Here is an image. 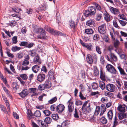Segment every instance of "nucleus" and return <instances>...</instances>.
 <instances>
[{"instance_id":"f257e3e1","label":"nucleus","mask_w":127,"mask_h":127,"mask_svg":"<svg viewBox=\"0 0 127 127\" xmlns=\"http://www.w3.org/2000/svg\"><path fill=\"white\" fill-rule=\"evenodd\" d=\"M96 11L95 7L93 6L90 7L88 10H85L84 13L85 16L86 17L91 16L95 14Z\"/></svg>"},{"instance_id":"f03ea898","label":"nucleus","mask_w":127,"mask_h":127,"mask_svg":"<svg viewBox=\"0 0 127 127\" xmlns=\"http://www.w3.org/2000/svg\"><path fill=\"white\" fill-rule=\"evenodd\" d=\"M51 118L47 117H46L44 120V122L41 120H39L38 122L41 123V127H47L48 126V124L51 123Z\"/></svg>"},{"instance_id":"7ed1b4c3","label":"nucleus","mask_w":127,"mask_h":127,"mask_svg":"<svg viewBox=\"0 0 127 127\" xmlns=\"http://www.w3.org/2000/svg\"><path fill=\"white\" fill-rule=\"evenodd\" d=\"M106 68L107 71L112 74H116L118 73L115 68L111 64H107Z\"/></svg>"},{"instance_id":"20e7f679","label":"nucleus","mask_w":127,"mask_h":127,"mask_svg":"<svg viewBox=\"0 0 127 127\" xmlns=\"http://www.w3.org/2000/svg\"><path fill=\"white\" fill-rule=\"evenodd\" d=\"M88 102V101H85L83 104L81 109L82 111H84L86 113H89L91 111V109L90 108V105L89 104L88 106H86Z\"/></svg>"},{"instance_id":"39448f33","label":"nucleus","mask_w":127,"mask_h":127,"mask_svg":"<svg viewBox=\"0 0 127 127\" xmlns=\"http://www.w3.org/2000/svg\"><path fill=\"white\" fill-rule=\"evenodd\" d=\"M106 90L109 92H114L115 90V85L112 84H108L106 86Z\"/></svg>"},{"instance_id":"423d86ee","label":"nucleus","mask_w":127,"mask_h":127,"mask_svg":"<svg viewBox=\"0 0 127 127\" xmlns=\"http://www.w3.org/2000/svg\"><path fill=\"white\" fill-rule=\"evenodd\" d=\"M106 26L104 24H102L98 27V31L101 34H105L106 32Z\"/></svg>"},{"instance_id":"0eeeda50","label":"nucleus","mask_w":127,"mask_h":127,"mask_svg":"<svg viewBox=\"0 0 127 127\" xmlns=\"http://www.w3.org/2000/svg\"><path fill=\"white\" fill-rule=\"evenodd\" d=\"M65 108L63 104H60L57 106L56 112L58 113H61L64 110Z\"/></svg>"},{"instance_id":"6e6552de","label":"nucleus","mask_w":127,"mask_h":127,"mask_svg":"<svg viewBox=\"0 0 127 127\" xmlns=\"http://www.w3.org/2000/svg\"><path fill=\"white\" fill-rule=\"evenodd\" d=\"M33 62L34 64H41V60L38 55H37L33 59Z\"/></svg>"},{"instance_id":"1a4fd4ad","label":"nucleus","mask_w":127,"mask_h":127,"mask_svg":"<svg viewBox=\"0 0 127 127\" xmlns=\"http://www.w3.org/2000/svg\"><path fill=\"white\" fill-rule=\"evenodd\" d=\"M29 93L28 90L24 89L22 91L21 93H19V94L22 98H24L28 95Z\"/></svg>"},{"instance_id":"9d476101","label":"nucleus","mask_w":127,"mask_h":127,"mask_svg":"<svg viewBox=\"0 0 127 127\" xmlns=\"http://www.w3.org/2000/svg\"><path fill=\"white\" fill-rule=\"evenodd\" d=\"M41 69L40 64H36L32 67V70L35 73H37Z\"/></svg>"},{"instance_id":"9b49d317","label":"nucleus","mask_w":127,"mask_h":127,"mask_svg":"<svg viewBox=\"0 0 127 127\" xmlns=\"http://www.w3.org/2000/svg\"><path fill=\"white\" fill-rule=\"evenodd\" d=\"M45 75L41 74H38L37 76L36 80L40 82H41L44 81L45 78Z\"/></svg>"},{"instance_id":"f8f14e48","label":"nucleus","mask_w":127,"mask_h":127,"mask_svg":"<svg viewBox=\"0 0 127 127\" xmlns=\"http://www.w3.org/2000/svg\"><path fill=\"white\" fill-rule=\"evenodd\" d=\"M110 10L111 12L115 15H118L120 13L118 9L114 8L113 7H111Z\"/></svg>"},{"instance_id":"ddd939ff","label":"nucleus","mask_w":127,"mask_h":127,"mask_svg":"<svg viewBox=\"0 0 127 127\" xmlns=\"http://www.w3.org/2000/svg\"><path fill=\"white\" fill-rule=\"evenodd\" d=\"M50 32L52 34L55 36H58L59 35L62 36L63 35V33L58 31L54 30V29H52Z\"/></svg>"},{"instance_id":"4468645a","label":"nucleus","mask_w":127,"mask_h":127,"mask_svg":"<svg viewBox=\"0 0 127 127\" xmlns=\"http://www.w3.org/2000/svg\"><path fill=\"white\" fill-rule=\"evenodd\" d=\"M86 58V61L88 63L90 64H92L93 60L91 55L90 54L87 55Z\"/></svg>"},{"instance_id":"2eb2a0df","label":"nucleus","mask_w":127,"mask_h":127,"mask_svg":"<svg viewBox=\"0 0 127 127\" xmlns=\"http://www.w3.org/2000/svg\"><path fill=\"white\" fill-rule=\"evenodd\" d=\"M2 96L3 98L5 103L8 110L9 111L10 110V106L8 101L7 98L5 96H4L3 95H2Z\"/></svg>"},{"instance_id":"dca6fc26","label":"nucleus","mask_w":127,"mask_h":127,"mask_svg":"<svg viewBox=\"0 0 127 127\" xmlns=\"http://www.w3.org/2000/svg\"><path fill=\"white\" fill-rule=\"evenodd\" d=\"M112 40L115 47L118 48L120 44V42L117 39H115V38H114V39H112Z\"/></svg>"},{"instance_id":"f3484780","label":"nucleus","mask_w":127,"mask_h":127,"mask_svg":"<svg viewBox=\"0 0 127 127\" xmlns=\"http://www.w3.org/2000/svg\"><path fill=\"white\" fill-rule=\"evenodd\" d=\"M29 55L32 57L35 56L37 55H38L37 53V50L35 49L29 51Z\"/></svg>"},{"instance_id":"a211bd4d","label":"nucleus","mask_w":127,"mask_h":127,"mask_svg":"<svg viewBox=\"0 0 127 127\" xmlns=\"http://www.w3.org/2000/svg\"><path fill=\"white\" fill-rule=\"evenodd\" d=\"M68 24L71 28H73V29H74L77 25L72 20L69 21Z\"/></svg>"},{"instance_id":"6ab92c4d","label":"nucleus","mask_w":127,"mask_h":127,"mask_svg":"<svg viewBox=\"0 0 127 127\" xmlns=\"http://www.w3.org/2000/svg\"><path fill=\"white\" fill-rule=\"evenodd\" d=\"M113 115V113L112 110H110L107 114V118L108 120L111 121L112 120Z\"/></svg>"},{"instance_id":"aec40b11","label":"nucleus","mask_w":127,"mask_h":127,"mask_svg":"<svg viewBox=\"0 0 127 127\" xmlns=\"http://www.w3.org/2000/svg\"><path fill=\"white\" fill-rule=\"evenodd\" d=\"M100 78L102 80L105 81L106 80L107 77L105 75V73L103 72L102 69H100Z\"/></svg>"},{"instance_id":"412c9836","label":"nucleus","mask_w":127,"mask_h":127,"mask_svg":"<svg viewBox=\"0 0 127 127\" xmlns=\"http://www.w3.org/2000/svg\"><path fill=\"white\" fill-rule=\"evenodd\" d=\"M117 68L119 70L120 74L123 76L127 75V74L125 72L124 70L120 66H117Z\"/></svg>"},{"instance_id":"4be33fe9","label":"nucleus","mask_w":127,"mask_h":127,"mask_svg":"<svg viewBox=\"0 0 127 127\" xmlns=\"http://www.w3.org/2000/svg\"><path fill=\"white\" fill-rule=\"evenodd\" d=\"M46 32L44 30L42 29L41 30V35L42 36V39H47L49 38V36H48L46 35Z\"/></svg>"},{"instance_id":"5701e85b","label":"nucleus","mask_w":127,"mask_h":127,"mask_svg":"<svg viewBox=\"0 0 127 127\" xmlns=\"http://www.w3.org/2000/svg\"><path fill=\"white\" fill-rule=\"evenodd\" d=\"M43 84L46 88L49 89L51 87V83L50 81L49 80L46 81Z\"/></svg>"},{"instance_id":"b1692460","label":"nucleus","mask_w":127,"mask_h":127,"mask_svg":"<svg viewBox=\"0 0 127 127\" xmlns=\"http://www.w3.org/2000/svg\"><path fill=\"white\" fill-rule=\"evenodd\" d=\"M118 110L120 112L124 113L125 112V108L122 105H120L117 107Z\"/></svg>"},{"instance_id":"393cba45","label":"nucleus","mask_w":127,"mask_h":127,"mask_svg":"<svg viewBox=\"0 0 127 127\" xmlns=\"http://www.w3.org/2000/svg\"><path fill=\"white\" fill-rule=\"evenodd\" d=\"M113 120V125L112 127H116L117 125H118V118L116 115L114 116Z\"/></svg>"},{"instance_id":"a878e982","label":"nucleus","mask_w":127,"mask_h":127,"mask_svg":"<svg viewBox=\"0 0 127 127\" xmlns=\"http://www.w3.org/2000/svg\"><path fill=\"white\" fill-rule=\"evenodd\" d=\"M67 104H68V107L71 108L74 107L73 102V101L72 99L70 98L67 102Z\"/></svg>"},{"instance_id":"bb28decb","label":"nucleus","mask_w":127,"mask_h":127,"mask_svg":"<svg viewBox=\"0 0 127 127\" xmlns=\"http://www.w3.org/2000/svg\"><path fill=\"white\" fill-rule=\"evenodd\" d=\"M85 47L87 48L88 50L90 51L92 50L93 49V45L90 43L86 44Z\"/></svg>"},{"instance_id":"cd10ccee","label":"nucleus","mask_w":127,"mask_h":127,"mask_svg":"<svg viewBox=\"0 0 127 127\" xmlns=\"http://www.w3.org/2000/svg\"><path fill=\"white\" fill-rule=\"evenodd\" d=\"M85 33L87 34H92L93 33L94 31L92 29H86L85 31Z\"/></svg>"},{"instance_id":"c85d7f7f","label":"nucleus","mask_w":127,"mask_h":127,"mask_svg":"<svg viewBox=\"0 0 127 127\" xmlns=\"http://www.w3.org/2000/svg\"><path fill=\"white\" fill-rule=\"evenodd\" d=\"M110 58L115 62L117 61L118 59L117 56L113 53H110Z\"/></svg>"},{"instance_id":"c756f323","label":"nucleus","mask_w":127,"mask_h":127,"mask_svg":"<svg viewBox=\"0 0 127 127\" xmlns=\"http://www.w3.org/2000/svg\"><path fill=\"white\" fill-rule=\"evenodd\" d=\"M100 122L103 124H105L107 122V119L104 116H102L100 119Z\"/></svg>"},{"instance_id":"7c9ffc66","label":"nucleus","mask_w":127,"mask_h":127,"mask_svg":"<svg viewBox=\"0 0 127 127\" xmlns=\"http://www.w3.org/2000/svg\"><path fill=\"white\" fill-rule=\"evenodd\" d=\"M86 24L87 25L90 27H92L94 25L95 23L92 20H88L86 22Z\"/></svg>"},{"instance_id":"2f4dec72","label":"nucleus","mask_w":127,"mask_h":127,"mask_svg":"<svg viewBox=\"0 0 127 127\" xmlns=\"http://www.w3.org/2000/svg\"><path fill=\"white\" fill-rule=\"evenodd\" d=\"M57 100V98L55 96L52 98L48 101V103L49 104H52L56 102Z\"/></svg>"},{"instance_id":"473e14b6","label":"nucleus","mask_w":127,"mask_h":127,"mask_svg":"<svg viewBox=\"0 0 127 127\" xmlns=\"http://www.w3.org/2000/svg\"><path fill=\"white\" fill-rule=\"evenodd\" d=\"M104 19L107 22L110 21V16L108 14L107 12L105 11L104 13Z\"/></svg>"},{"instance_id":"72a5a7b5","label":"nucleus","mask_w":127,"mask_h":127,"mask_svg":"<svg viewBox=\"0 0 127 127\" xmlns=\"http://www.w3.org/2000/svg\"><path fill=\"white\" fill-rule=\"evenodd\" d=\"M117 83V85L118 88L119 89H121L122 86L123 85L122 82H121L119 80H117L116 81Z\"/></svg>"},{"instance_id":"f704fd0d","label":"nucleus","mask_w":127,"mask_h":127,"mask_svg":"<svg viewBox=\"0 0 127 127\" xmlns=\"http://www.w3.org/2000/svg\"><path fill=\"white\" fill-rule=\"evenodd\" d=\"M2 87L4 91L6 93L7 95L10 98L12 96L10 95V94L8 90L6 89L5 87H4V86H2Z\"/></svg>"},{"instance_id":"c9c22d12","label":"nucleus","mask_w":127,"mask_h":127,"mask_svg":"<svg viewBox=\"0 0 127 127\" xmlns=\"http://www.w3.org/2000/svg\"><path fill=\"white\" fill-rule=\"evenodd\" d=\"M12 10L14 12L19 13L20 11H22L21 9L18 7H14L12 8Z\"/></svg>"},{"instance_id":"e433bc0d","label":"nucleus","mask_w":127,"mask_h":127,"mask_svg":"<svg viewBox=\"0 0 127 127\" xmlns=\"http://www.w3.org/2000/svg\"><path fill=\"white\" fill-rule=\"evenodd\" d=\"M126 116V114L124 113H118V117L120 120H122Z\"/></svg>"},{"instance_id":"4c0bfd02","label":"nucleus","mask_w":127,"mask_h":127,"mask_svg":"<svg viewBox=\"0 0 127 127\" xmlns=\"http://www.w3.org/2000/svg\"><path fill=\"white\" fill-rule=\"evenodd\" d=\"M99 83V87L102 90L104 89L106 87L105 83L103 81H100Z\"/></svg>"},{"instance_id":"58836bf2","label":"nucleus","mask_w":127,"mask_h":127,"mask_svg":"<svg viewBox=\"0 0 127 127\" xmlns=\"http://www.w3.org/2000/svg\"><path fill=\"white\" fill-rule=\"evenodd\" d=\"M54 72L53 70L49 71L48 74V76L49 78H51L52 77H54Z\"/></svg>"},{"instance_id":"ea45409f","label":"nucleus","mask_w":127,"mask_h":127,"mask_svg":"<svg viewBox=\"0 0 127 127\" xmlns=\"http://www.w3.org/2000/svg\"><path fill=\"white\" fill-rule=\"evenodd\" d=\"M100 111V107L99 106H97L96 107V110L95 112V115L96 116L97 115Z\"/></svg>"},{"instance_id":"a19ab883","label":"nucleus","mask_w":127,"mask_h":127,"mask_svg":"<svg viewBox=\"0 0 127 127\" xmlns=\"http://www.w3.org/2000/svg\"><path fill=\"white\" fill-rule=\"evenodd\" d=\"M104 94L105 96L110 97L112 96L113 95L112 93L108 91H106L104 92Z\"/></svg>"},{"instance_id":"79ce46f5","label":"nucleus","mask_w":127,"mask_h":127,"mask_svg":"<svg viewBox=\"0 0 127 127\" xmlns=\"http://www.w3.org/2000/svg\"><path fill=\"white\" fill-rule=\"evenodd\" d=\"M20 76L23 80H26L28 79V77L25 74H23L20 75Z\"/></svg>"},{"instance_id":"37998d69","label":"nucleus","mask_w":127,"mask_h":127,"mask_svg":"<svg viewBox=\"0 0 127 127\" xmlns=\"http://www.w3.org/2000/svg\"><path fill=\"white\" fill-rule=\"evenodd\" d=\"M27 114L28 117L30 119H31L33 115L31 110H28Z\"/></svg>"},{"instance_id":"c03bdc74","label":"nucleus","mask_w":127,"mask_h":127,"mask_svg":"<svg viewBox=\"0 0 127 127\" xmlns=\"http://www.w3.org/2000/svg\"><path fill=\"white\" fill-rule=\"evenodd\" d=\"M21 48L20 47H18L17 46L12 47L11 48V50L13 52H15L16 51L19 50H20Z\"/></svg>"},{"instance_id":"a18cd8bd","label":"nucleus","mask_w":127,"mask_h":127,"mask_svg":"<svg viewBox=\"0 0 127 127\" xmlns=\"http://www.w3.org/2000/svg\"><path fill=\"white\" fill-rule=\"evenodd\" d=\"M57 106L56 104H54L51 105L50 107V110L52 111L56 110L57 111Z\"/></svg>"},{"instance_id":"49530a36","label":"nucleus","mask_w":127,"mask_h":127,"mask_svg":"<svg viewBox=\"0 0 127 127\" xmlns=\"http://www.w3.org/2000/svg\"><path fill=\"white\" fill-rule=\"evenodd\" d=\"M0 108L2 111H3L5 113H7V111L6 109V108L3 105L1 104L0 105Z\"/></svg>"},{"instance_id":"de8ad7c7","label":"nucleus","mask_w":127,"mask_h":127,"mask_svg":"<svg viewBox=\"0 0 127 127\" xmlns=\"http://www.w3.org/2000/svg\"><path fill=\"white\" fill-rule=\"evenodd\" d=\"M34 115L37 117H40L41 116L40 112L38 110L36 111L34 113Z\"/></svg>"},{"instance_id":"09e8293b","label":"nucleus","mask_w":127,"mask_h":127,"mask_svg":"<svg viewBox=\"0 0 127 127\" xmlns=\"http://www.w3.org/2000/svg\"><path fill=\"white\" fill-rule=\"evenodd\" d=\"M102 14H98L96 15V20L97 21H99L101 20L102 18Z\"/></svg>"},{"instance_id":"8fccbe9b","label":"nucleus","mask_w":127,"mask_h":127,"mask_svg":"<svg viewBox=\"0 0 127 127\" xmlns=\"http://www.w3.org/2000/svg\"><path fill=\"white\" fill-rule=\"evenodd\" d=\"M118 16L120 19L124 20H126V16L123 14H119Z\"/></svg>"},{"instance_id":"3c124183","label":"nucleus","mask_w":127,"mask_h":127,"mask_svg":"<svg viewBox=\"0 0 127 127\" xmlns=\"http://www.w3.org/2000/svg\"><path fill=\"white\" fill-rule=\"evenodd\" d=\"M92 88L94 89H97L98 87V85L96 83L94 82L92 84Z\"/></svg>"},{"instance_id":"603ef678","label":"nucleus","mask_w":127,"mask_h":127,"mask_svg":"<svg viewBox=\"0 0 127 127\" xmlns=\"http://www.w3.org/2000/svg\"><path fill=\"white\" fill-rule=\"evenodd\" d=\"M102 38L104 39L106 42H108L109 40V38L107 34L104 35L102 37Z\"/></svg>"},{"instance_id":"864d4df0","label":"nucleus","mask_w":127,"mask_h":127,"mask_svg":"<svg viewBox=\"0 0 127 127\" xmlns=\"http://www.w3.org/2000/svg\"><path fill=\"white\" fill-rule=\"evenodd\" d=\"M43 112L45 115L46 116H49L51 114V112L48 110H45L43 111Z\"/></svg>"},{"instance_id":"5fc2aeb1","label":"nucleus","mask_w":127,"mask_h":127,"mask_svg":"<svg viewBox=\"0 0 127 127\" xmlns=\"http://www.w3.org/2000/svg\"><path fill=\"white\" fill-rule=\"evenodd\" d=\"M95 50L99 54H101L102 52L101 51V48L98 46H96L95 48Z\"/></svg>"},{"instance_id":"6e6d98bb","label":"nucleus","mask_w":127,"mask_h":127,"mask_svg":"<svg viewBox=\"0 0 127 127\" xmlns=\"http://www.w3.org/2000/svg\"><path fill=\"white\" fill-rule=\"evenodd\" d=\"M28 44V42L27 41H22L20 43L19 45L21 46H26Z\"/></svg>"},{"instance_id":"4d7b16f0","label":"nucleus","mask_w":127,"mask_h":127,"mask_svg":"<svg viewBox=\"0 0 127 127\" xmlns=\"http://www.w3.org/2000/svg\"><path fill=\"white\" fill-rule=\"evenodd\" d=\"M38 88L39 90L40 91H42L44 90L45 89V88L43 84H40L39 85Z\"/></svg>"},{"instance_id":"13d9d810","label":"nucleus","mask_w":127,"mask_h":127,"mask_svg":"<svg viewBox=\"0 0 127 127\" xmlns=\"http://www.w3.org/2000/svg\"><path fill=\"white\" fill-rule=\"evenodd\" d=\"M6 54H7L8 57L11 58H13L14 57V55L13 54L10 52L9 51H7L6 52Z\"/></svg>"},{"instance_id":"bf43d9fd","label":"nucleus","mask_w":127,"mask_h":127,"mask_svg":"<svg viewBox=\"0 0 127 127\" xmlns=\"http://www.w3.org/2000/svg\"><path fill=\"white\" fill-rule=\"evenodd\" d=\"M74 107L70 108L69 107H69H68L67 112L69 114H71V113L74 111Z\"/></svg>"},{"instance_id":"052dcab7","label":"nucleus","mask_w":127,"mask_h":127,"mask_svg":"<svg viewBox=\"0 0 127 127\" xmlns=\"http://www.w3.org/2000/svg\"><path fill=\"white\" fill-rule=\"evenodd\" d=\"M94 73L95 76H97L99 74V70L97 68H96L94 69Z\"/></svg>"},{"instance_id":"680f3d73","label":"nucleus","mask_w":127,"mask_h":127,"mask_svg":"<svg viewBox=\"0 0 127 127\" xmlns=\"http://www.w3.org/2000/svg\"><path fill=\"white\" fill-rule=\"evenodd\" d=\"M93 39L96 41H97L99 40V35L97 34L94 35L93 37Z\"/></svg>"},{"instance_id":"e2e57ef3","label":"nucleus","mask_w":127,"mask_h":127,"mask_svg":"<svg viewBox=\"0 0 127 127\" xmlns=\"http://www.w3.org/2000/svg\"><path fill=\"white\" fill-rule=\"evenodd\" d=\"M33 77L34 75L33 74H32L29 75L28 79L29 81L28 82L29 83H30L31 82V80L33 79Z\"/></svg>"},{"instance_id":"0e129e2a","label":"nucleus","mask_w":127,"mask_h":127,"mask_svg":"<svg viewBox=\"0 0 127 127\" xmlns=\"http://www.w3.org/2000/svg\"><path fill=\"white\" fill-rule=\"evenodd\" d=\"M12 87L13 88V89H17V87L18 85L17 82H13L12 84Z\"/></svg>"},{"instance_id":"69168bd1","label":"nucleus","mask_w":127,"mask_h":127,"mask_svg":"<svg viewBox=\"0 0 127 127\" xmlns=\"http://www.w3.org/2000/svg\"><path fill=\"white\" fill-rule=\"evenodd\" d=\"M119 21L120 23L123 26H125L127 23L125 21L119 20Z\"/></svg>"},{"instance_id":"338daca9","label":"nucleus","mask_w":127,"mask_h":127,"mask_svg":"<svg viewBox=\"0 0 127 127\" xmlns=\"http://www.w3.org/2000/svg\"><path fill=\"white\" fill-rule=\"evenodd\" d=\"M82 102L79 100H76L75 102V104L76 106L81 105L82 104Z\"/></svg>"},{"instance_id":"774afa93","label":"nucleus","mask_w":127,"mask_h":127,"mask_svg":"<svg viewBox=\"0 0 127 127\" xmlns=\"http://www.w3.org/2000/svg\"><path fill=\"white\" fill-rule=\"evenodd\" d=\"M52 117L53 119L54 120H57L58 119V116L57 114H52Z\"/></svg>"}]
</instances>
